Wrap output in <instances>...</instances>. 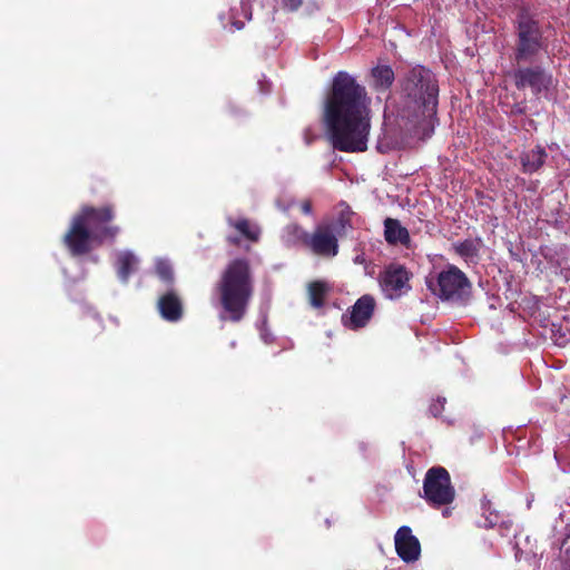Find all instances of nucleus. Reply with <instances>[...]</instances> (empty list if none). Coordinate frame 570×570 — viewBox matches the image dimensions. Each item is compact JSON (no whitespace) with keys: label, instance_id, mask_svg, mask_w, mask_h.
Here are the masks:
<instances>
[{"label":"nucleus","instance_id":"5","mask_svg":"<svg viewBox=\"0 0 570 570\" xmlns=\"http://www.w3.org/2000/svg\"><path fill=\"white\" fill-rule=\"evenodd\" d=\"M426 286L441 299L458 301L469 292L471 284L461 269L449 265L439 273L430 274L426 277Z\"/></svg>","mask_w":570,"mask_h":570},{"label":"nucleus","instance_id":"8","mask_svg":"<svg viewBox=\"0 0 570 570\" xmlns=\"http://www.w3.org/2000/svg\"><path fill=\"white\" fill-rule=\"evenodd\" d=\"M409 281V273L404 267L391 265L382 274L380 284L387 297L395 298L410 288Z\"/></svg>","mask_w":570,"mask_h":570},{"label":"nucleus","instance_id":"14","mask_svg":"<svg viewBox=\"0 0 570 570\" xmlns=\"http://www.w3.org/2000/svg\"><path fill=\"white\" fill-rule=\"evenodd\" d=\"M158 307L161 316L168 321H177L181 315L180 301L173 293H168L160 297Z\"/></svg>","mask_w":570,"mask_h":570},{"label":"nucleus","instance_id":"16","mask_svg":"<svg viewBox=\"0 0 570 570\" xmlns=\"http://www.w3.org/2000/svg\"><path fill=\"white\" fill-rule=\"evenodd\" d=\"M394 79V72L389 66H376L372 69V85L377 89L389 88Z\"/></svg>","mask_w":570,"mask_h":570},{"label":"nucleus","instance_id":"4","mask_svg":"<svg viewBox=\"0 0 570 570\" xmlns=\"http://www.w3.org/2000/svg\"><path fill=\"white\" fill-rule=\"evenodd\" d=\"M403 89L410 98L422 105L424 117H432L435 114L439 90L429 70L422 67L413 68L404 81Z\"/></svg>","mask_w":570,"mask_h":570},{"label":"nucleus","instance_id":"11","mask_svg":"<svg viewBox=\"0 0 570 570\" xmlns=\"http://www.w3.org/2000/svg\"><path fill=\"white\" fill-rule=\"evenodd\" d=\"M374 306L373 297L368 295L362 296L354 304L350 316L343 318L344 324L353 330L365 326L373 315Z\"/></svg>","mask_w":570,"mask_h":570},{"label":"nucleus","instance_id":"19","mask_svg":"<svg viewBox=\"0 0 570 570\" xmlns=\"http://www.w3.org/2000/svg\"><path fill=\"white\" fill-rule=\"evenodd\" d=\"M480 246V240L468 239L456 245V252L465 259H473L476 257Z\"/></svg>","mask_w":570,"mask_h":570},{"label":"nucleus","instance_id":"23","mask_svg":"<svg viewBox=\"0 0 570 570\" xmlns=\"http://www.w3.org/2000/svg\"><path fill=\"white\" fill-rule=\"evenodd\" d=\"M287 233H293V238H288L287 242H295L297 239H301L305 236L304 232L298 228L297 226H289L287 228Z\"/></svg>","mask_w":570,"mask_h":570},{"label":"nucleus","instance_id":"18","mask_svg":"<svg viewBox=\"0 0 570 570\" xmlns=\"http://www.w3.org/2000/svg\"><path fill=\"white\" fill-rule=\"evenodd\" d=\"M328 292V285L324 282H314L308 286L309 302L314 307H321L324 302V297Z\"/></svg>","mask_w":570,"mask_h":570},{"label":"nucleus","instance_id":"1","mask_svg":"<svg viewBox=\"0 0 570 570\" xmlns=\"http://www.w3.org/2000/svg\"><path fill=\"white\" fill-rule=\"evenodd\" d=\"M368 106L365 88L347 72L340 71L323 108V120L334 148L345 153L366 150L371 128Z\"/></svg>","mask_w":570,"mask_h":570},{"label":"nucleus","instance_id":"6","mask_svg":"<svg viewBox=\"0 0 570 570\" xmlns=\"http://www.w3.org/2000/svg\"><path fill=\"white\" fill-rule=\"evenodd\" d=\"M423 493V498L432 505L451 503L455 492L449 472L441 466L430 469L424 478Z\"/></svg>","mask_w":570,"mask_h":570},{"label":"nucleus","instance_id":"20","mask_svg":"<svg viewBox=\"0 0 570 570\" xmlns=\"http://www.w3.org/2000/svg\"><path fill=\"white\" fill-rule=\"evenodd\" d=\"M237 230L245 235L248 239L257 240L259 236V228L247 220H239L235 224Z\"/></svg>","mask_w":570,"mask_h":570},{"label":"nucleus","instance_id":"17","mask_svg":"<svg viewBox=\"0 0 570 570\" xmlns=\"http://www.w3.org/2000/svg\"><path fill=\"white\" fill-rule=\"evenodd\" d=\"M546 153L541 148L532 149L521 157L523 170L525 173L537 171L544 161Z\"/></svg>","mask_w":570,"mask_h":570},{"label":"nucleus","instance_id":"21","mask_svg":"<svg viewBox=\"0 0 570 570\" xmlns=\"http://www.w3.org/2000/svg\"><path fill=\"white\" fill-rule=\"evenodd\" d=\"M156 272H157L158 276L164 281L173 279L171 266L167 261L158 259L156 262Z\"/></svg>","mask_w":570,"mask_h":570},{"label":"nucleus","instance_id":"2","mask_svg":"<svg viewBox=\"0 0 570 570\" xmlns=\"http://www.w3.org/2000/svg\"><path fill=\"white\" fill-rule=\"evenodd\" d=\"M109 207L95 209L85 207L73 217L71 227L65 236V243L73 255H81L100 245L107 238H114L118 227L105 226L112 219Z\"/></svg>","mask_w":570,"mask_h":570},{"label":"nucleus","instance_id":"15","mask_svg":"<svg viewBox=\"0 0 570 570\" xmlns=\"http://www.w3.org/2000/svg\"><path fill=\"white\" fill-rule=\"evenodd\" d=\"M138 259L130 252H121L117 257V268L119 277L126 282L129 274L137 267Z\"/></svg>","mask_w":570,"mask_h":570},{"label":"nucleus","instance_id":"13","mask_svg":"<svg viewBox=\"0 0 570 570\" xmlns=\"http://www.w3.org/2000/svg\"><path fill=\"white\" fill-rule=\"evenodd\" d=\"M385 238L390 244L410 246V235L405 227L399 220L387 218L384 223Z\"/></svg>","mask_w":570,"mask_h":570},{"label":"nucleus","instance_id":"9","mask_svg":"<svg viewBox=\"0 0 570 570\" xmlns=\"http://www.w3.org/2000/svg\"><path fill=\"white\" fill-rule=\"evenodd\" d=\"M515 83L518 88L530 87L534 94H540L553 87V78L539 68H525L515 73Z\"/></svg>","mask_w":570,"mask_h":570},{"label":"nucleus","instance_id":"3","mask_svg":"<svg viewBox=\"0 0 570 570\" xmlns=\"http://www.w3.org/2000/svg\"><path fill=\"white\" fill-rule=\"evenodd\" d=\"M220 304L232 321H239L245 314L253 293V283L246 261L236 259L228 264L217 285Z\"/></svg>","mask_w":570,"mask_h":570},{"label":"nucleus","instance_id":"27","mask_svg":"<svg viewBox=\"0 0 570 570\" xmlns=\"http://www.w3.org/2000/svg\"><path fill=\"white\" fill-rule=\"evenodd\" d=\"M354 261H355V263L362 264L364 262V258L362 256L357 255Z\"/></svg>","mask_w":570,"mask_h":570},{"label":"nucleus","instance_id":"12","mask_svg":"<svg viewBox=\"0 0 570 570\" xmlns=\"http://www.w3.org/2000/svg\"><path fill=\"white\" fill-rule=\"evenodd\" d=\"M311 248L315 254L323 256H335L337 254V240L327 226L316 229L309 240Z\"/></svg>","mask_w":570,"mask_h":570},{"label":"nucleus","instance_id":"26","mask_svg":"<svg viewBox=\"0 0 570 570\" xmlns=\"http://www.w3.org/2000/svg\"><path fill=\"white\" fill-rule=\"evenodd\" d=\"M302 210L303 213L305 214H309L311 213V203L305 200L302 203Z\"/></svg>","mask_w":570,"mask_h":570},{"label":"nucleus","instance_id":"22","mask_svg":"<svg viewBox=\"0 0 570 570\" xmlns=\"http://www.w3.org/2000/svg\"><path fill=\"white\" fill-rule=\"evenodd\" d=\"M560 553L564 563L570 566V537L562 542Z\"/></svg>","mask_w":570,"mask_h":570},{"label":"nucleus","instance_id":"7","mask_svg":"<svg viewBox=\"0 0 570 570\" xmlns=\"http://www.w3.org/2000/svg\"><path fill=\"white\" fill-rule=\"evenodd\" d=\"M540 35L537 23L530 18L521 17L519 21V47L517 59L523 60L534 55L539 48Z\"/></svg>","mask_w":570,"mask_h":570},{"label":"nucleus","instance_id":"25","mask_svg":"<svg viewBox=\"0 0 570 570\" xmlns=\"http://www.w3.org/2000/svg\"><path fill=\"white\" fill-rule=\"evenodd\" d=\"M285 7H287L289 10H295L297 9L302 1L301 0H283Z\"/></svg>","mask_w":570,"mask_h":570},{"label":"nucleus","instance_id":"10","mask_svg":"<svg viewBox=\"0 0 570 570\" xmlns=\"http://www.w3.org/2000/svg\"><path fill=\"white\" fill-rule=\"evenodd\" d=\"M395 549L397 554L405 562L419 559L421 547L419 540L412 534L409 527H401L395 534Z\"/></svg>","mask_w":570,"mask_h":570},{"label":"nucleus","instance_id":"24","mask_svg":"<svg viewBox=\"0 0 570 570\" xmlns=\"http://www.w3.org/2000/svg\"><path fill=\"white\" fill-rule=\"evenodd\" d=\"M444 402H445V400H444V399H443V400H438V402H436V403H433V404L431 405V412H432V414H433L434 416H436V415H439V414L441 413V411H442V409H443V405H444Z\"/></svg>","mask_w":570,"mask_h":570}]
</instances>
